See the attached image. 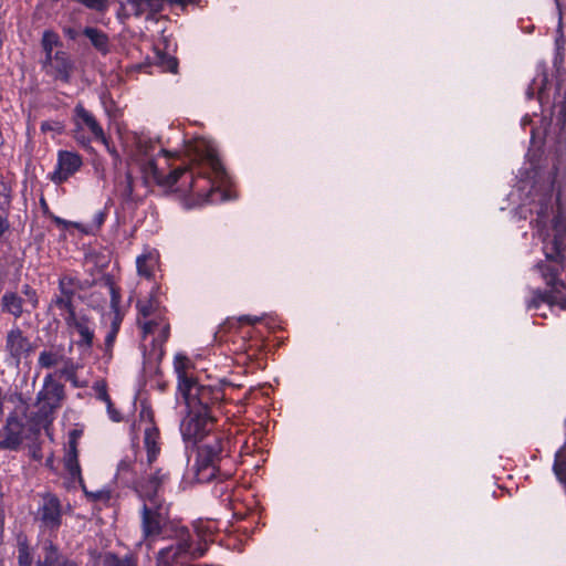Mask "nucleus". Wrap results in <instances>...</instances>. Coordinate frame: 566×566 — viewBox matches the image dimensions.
Instances as JSON below:
<instances>
[{
    "label": "nucleus",
    "instance_id": "36",
    "mask_svg": "<svg viewBox=\"0 0 566 566\" xmlns=\"http://www.w3.org/2000/svg\"><path fill=\"white\" fill-rule=\"evenodd\" d=\"M80 287V280L76 276L64 274L59 279V294L61 296H75Z\"/></svg>",
    "mask_w": 566,
    "mask_h": 566
},
{
    "label": "nucleus",
    "instance_id": "50",
    "mask_svg": "<svg viewBox=\"0 0 566 566\" xmlns=\"http://www.w3.org/2000/svg\"><path fill=\"white\" fill-rule=\"evenodd\" d=\"M40 129L42 133L52 132V130L60 133L61 126H60V123H57V122L45 120V122L41 123Z\"/></svg>",
    "mask_w": 566,
    "mask_h": 566
},
{
    "label": "nucleus",
    "instance_id": "31",
    "mask_svg": "<svg viewBox=\"0 0 566 566\" xmlns=\"http://www.w3.org/2000/svg\"><path fill=\"white\" fill-rule=\"evenodd\" d=\"M107 218V209L98 210L95 212L93 220L91 223L82 224V223H73V226L78 229L82 233L87 235H95L99 232L105 220Z\"/></svg>",
    "mask_w": 566,
    "mask_h": 566
},
{
    "label": "nucleus",
    "instance_id": "23",
    "mask_svg": "<svg viewBox=\"0 0 566 566\" xmlns=\"http://www.w3.org/2000/svg\"><path fill=\"white\" fill-rule=\"evenodd\" d=\"M126 4L132 14L146 15V19H153L164 9V0H126Z\"/></svg>",
    "mask_w": 566,
    "mask_h": 566
},
{
    "label": "nucleus",
    "instance_id": "6",
    "mask_svg": "<svg viewBox=\"0 0 566 566\" xmlns=\"http://www.w3.org/2000/svg\"><path fill=\"white\" fill-rule=\"evenodd\" d=\"M228 387H233V385L226 379L213 385L201 384L197 380L181 391L180 396L184 398L187 409L209 412L210 416L218 418V415L223 412V408L230 401L226 394Z\"/></svg>",
    "mask_w": 566,
    "mask_h": 566
},
{
    "label": "nucleus",
    "instance_id": "57",
    "mask_svg": "<svg viewBox=\"0 0 566 566\" xmlns=\"http://www.w3.org/2000/svg\"><path fill=\"white\" fill-rule=\"evenodd\" d=\"M159 154H160V155H163V156H165V157H169V156H171L170 151H168V150H166V149H164V148H160Z\"/></svg>",
    "mask_w": 566,
    "mask_h": 566
},
{
    "label": "nucleus",
    "instance_id": "30",
    "mask_svg": "<svg viewBox=\"0 0 566 566\" xmlns=\"http://www.w3.org/2000/svg\"><path fill=\"white\" fill-rule=\"evenodd\" d=\"M41 48L44 53V59L51 60V56L55 53L54 48H63V42L55 31L48 29L42 33Z\"/></svg>",
    "mask_w": 566,
    "mask_h": 566
},
{
    "label": "nucleus",
    "instance_id": "60",
    "mask_svg": "<svg viewBox=\"0 0 566 566\" xmlns=\"http://www.w3.org/2000/svg\"><path fill=\"white\" fill-rule=\"evenodd\" d=\"M562 90V86L560 84L557 85V91H560Z\"/></svg>",
    "mask_w": 566,
    "mask_h": 566
},
{
    "label": "nucleus",
    "instance_id": "7",
    "mask_svg": "<svg viewBox=\"0 0 566 566\" xmlns=\"http://www.w3.org/2000/svg\"><path fill=\"white\" fill-rule=\"evenodd\" d=\"M554 108L557 109L556 123L552 128L545 130L544 144L555 155L553 164L555 178L558 169L566 164V88L563 99L555 102Z\"/></svg>",
    "mask_w": 566,
    "mask_h": 566
},
{
    "label": "nucleus",
    "instance_id": "40",
    "mask_svg": "<svg viewBox=\"0 0 566 566\" xmlns=\"http://www.w3.org/2000/svg\"><path fill=\"white\" fill-rule=\"evenodd\" d=\"M150 256L147 254L138 255L136 259L137 272L140 276L150 279L154 274V266L150 263Z\"/></svg>",
    "mask_w": 566,
    "mask_h": 566
},
{
    "label": "nucleus",
    "instance_id": "54",
    "mask_svg": "<svg viewBox=\"0 0 566 566\" xmlns=\"http://www.w3.org/2000/svg\"><path fill=\"white\" fill-rule=\"evenodd\" d=\"M139 147H140L142 151H143L146 156H148V155H149V153H150V150L153 149V145H151L150 143H149V145H148V144L143 145V144L140 143Z\"/></svg>",
    "mask_w": 566,
    "mask_h": 566
},
{
    "label": "nucleus",
    "instance_id": "42",
    "mask_svg": "<svg viewBox=\"0 0 566 566\" xmlns=\"http://www.w3.org/2000/svg\"><path fill=\"white\" fill-rule=\"evenodd\" d=\"M158 64L166 72L177 73L178 60L175 56L169 54H161L158 57Z\"/></svg>",
    "mask_w": 566,
    "mask_h": 566
},
{
    "label": "nucleus",
    "instance_id": "53",
    "mask_svg": "<svg viewBox=\"0 0 566 566\" xmlns=\"http://www.w3.org/2000/svg\"><path fill=\"white\" fill-rule=\"evenodd\" d=\"M63 33L69 40H76L78 36V31L72 27H65L63 28Z\"/></svg>",
    "mask_w": 566,
    "mask_h": 566
},
{
    "label": "nucleus",
    "instance_id": "48",
    "mask_svg": "<svg viewBox=\"0 0 566 566\" xmlns=\"http://www.w3.org/2000/svg\"><path fill=\"white\" fill-rule=\"evenodd\" d=\"M112 319L109 327L120 331V326L125 316L122 307L111 308Z\"/></svg>",
    "mask_w": 566,
    "mask_h": 566
},
{
    "label": "nucleus",
    "instance_id": "41",
    "mask_svg": "<svg viewBox=\"0 0 566 566\" xmlns=\"http://www.w3.org/2000/svg\"><path fill=\"white\" fill-rule=\"evenodd\" d=\"M139 424L145 423L146 427L156 426L155 423V413L150 406L146 403L140 405V410L138 413Z\"/></svg>",
    "mask_w": 566,
    "mask_h": 566
},
{
    "label": "nucleus",
    "instance_id": "12",
    "mask_svg": "<svg viewBox=\"0 0 566 566\" xmlns=\"http://www.w3.org/2000/svg\"><path fill=\"white\" fill-rule=\"evenodd\" d=\"M168 521L164 512L163 502L155 504L143 502L140 507V531L145 541H153L163 535L164 527Z\"/></svg>",
    "mask_w": 566,
    "mask_h": 566
},
{
    "label": "nucleus",
    "instance_id": "39",
    "mask_svg": "<svg viewBox=\"0 0 566 566\" xmlns=\"http://www.w3.org/2000/svg\"><path fill=\"white\" fill-rule=\"evenodd\" d=\"M565 45H566V40H565L563 33L560 32L555 39V54H554V59H553V65L557 72L563 66L564 61H565Z\"/></svg>",
    "mask_w": 566,
    "mask_h": 566
},
{
    "label": "nucleus",
    "instance_id": "56",
    "mask_svg": "<svg viewBox=\"0 0 566 566\" xmlns=\"http://www.w3.org/2000/svg\"><path fill=\"white\" fill-rule=\"evenodd\" d=\"M532 123V119L526 115L522 118V125L526 126Z\"/></svg>",
    "mask_w": 566,
    "mask_h": 566
},
{
    "label": "nucleus",
    "instance_id": "27",
    "mask_svg": "<svg viewBox=\"0 0 566 566\" xmlns=\"http://www.w3.org/2000/svg\"><path fill=\"white\" fill-rule=\"evenodd\" d=\"M82 33L101 54L105 55L109 52V38L104 31L94 27H85Z\"/></svg>",
    "mask_w": 566,
    "mask_h": 566
},
{
    "label": "nucleus",
    "instance_id": "17",
    "mask_svg": "<svg viewBox=\"0 0 566 566\" xmlns=\"http://www.w3.org/2000/svg\"><path fill=\"white\" fill-rule=\"evenodd\" d=\"M42 70L54 81L70 84L75 70V62L66 51L57 50L51 56V60L43 59Z\"/></svg>",
    "mask_w": 566,
    "mask_h": 566
},
{
    "label": "nucleus",
    "instance_id": "55",
    "mask_svg": "<svg viewBox=\"0 0 566 566\" xmlns=\"http://www.w3.org/2000/svg\"><path fill=\"white\" fill-rule=\"evenodd\" d=\"M196 0H172L174 3L181 4L182 7L193 3Z\"/></svg>",
    "mask_w": 566,
    "mask_h": 566
},
{
    "label": "nucleus",
    "instance_id": "13",
    "mask_svg": "<svg viewBox=\"0 0 566 566\" xmlns=\"http://www.w3.org/2000/svg\"><path fill=\"white\" fill-rule=\"evenodd\" d=\"M73 122L76 133L86 128L92 134L95 142L102 143L107 147V149H109V138L106 136L102 125L98 123L94 114L86 109L82 103H77L74 107ZM75 138L82 145L91 143L90 138L80 134H77Z\"/></svg>",
    "mask_w": 566,
    "mask_h": 566
},
{
    "label": "nucleus",
    "instance_id": "16",
    "mask_svg": "<svg viewBox=\"0 0 566 566\" xmlns=\"http://www.w3.org/2000/svg\"><path fill=\"white\" fill-rule=\"evenodd\" d=\"M83 166V158L76 151L60 149L56 155L54 170L49 172L46 178L56 186L69 181Z\"/></svg>",
    "mask_w": 566,
    "mask_h": 566
},
{
    "label": "nucleus",
    "instance_id": "47",
    "mask_svg": "<svg viewBox=\"0 0 566 566\" xmlns=\"http://www.w3.org/2000/svg\"><path fill=\"white\" fill-rule=\"evenodd\" d=\"M93 389L96 394V398L106 405H111V397L107 391V386L104 381H96L93 386Z\"/></svg>",
    "mask_w": 566,
    "mask_h": 566
},
{
    "label": "nucleus",
    "instance_id": "11",
    "mask_svg": "<svg viewBox=\"0 0 566 566\" xmlns=\"http://www.w3.org/2000/svg\"><path fill=\"white\" fill-rule=\"evenodd\" d=\"M35 349V345L25 333L13 324L4 337V360L14 367H19Z\"/></svg>",
    "mask_w": 566,
    "mask_h": 566
},
{
    "label": "nucleus",
    "instance_id": "2",
    "mask_svg": "<svg viewBox=\"0 0 566 566\" xmlns=\"http://www.w3.org/2000/svg\"><path fill=\"white\" fill-rule=\"evenodd\" d=\"M143 171L146 178H150L158 186L171 188L180 182L178 191H189L192 195L205 197L210 202L214 201L213 196L219 192L217 182L223 184L228 178L227 171L213 149H207L190 165L180 166L167 175L158 168L155 158H148L143 165Z\"/></svg>",
    "mask_w": 566,
    "mask_h": 566
},
{
    "label": "nucleus",
    "instance_id": "49",
    "mask_svg": "<svg viewBox=\"0 0 566 566\" xmlns=\"http://www.w3.org/2000/svg\"><path fill=\"white\" fill-rule=\"evenodd\" d=\"M132 470H133V464H132V461L128 459H123L117 464V475L119 478L132 472Z\"/></svg>",
    "mask_w": 566,
    "mask_h": 566
},
{
    "label": "nucleus",
    "instance_id": "18",
    "mask_svg": "<svg viewBox=\"0 0 566 566\" xmlns=\"http://www.w3.org/2000/svg\"><path fill=\"white\" fill-rule=\"evenodd\" d=\"M24 423L17 413H10L0 429V449L18 450L23 441Z\"/></svg>",
    "mask_w": 566,
    "mask_h": 566
},
{
    "label": "nucleus",
    "instance_id": "34",
    "mask_svg": "<svg viewBox=\"0 0 566 566\" xmlns=\"http://www.w3.org/2000/svg\"><path fill=\"white\" fill-rule=\"evenodd\" d=\"M80 486L87 501L92 503H102L104 506H111L113 494L109 489H102L95 492L88 491L85 481H83V483H81Z\"/></svg>",
    "mask_w": 566,
    "mask_h": 566
},
{
    "label": "nucleus",
    "instance_id": "35",
    "mask_svg": "<svg viewBox=\"0 0 566 566\" xmlns=\"http://www.w3.org/2000/svg\"><path fill=\"white\" fill-rule=\"evenodd\" d=\"M103 566H137V558L133 554L120 557L118 554L107 552L103 556Z\"/></svg>",
    "mask_w": 566,
    "mask_h": 566
},
{
    "label": "nucleus",
    "instance_id": "8",
    "mask_svg": "<svg viewBox=\"0 0 566 566\" xmlns=\"http://www.w3.org/2000/svg\"><path fill=\"white\" fill-rule=\"evenodd\" d=\"M40 502L34 520L42 532L56 535L63 524V504L61 499L52 492L40 493Z\"/></svg>",
    "mask_w": 566,
    "mask_h": 566
},
{
    "label": "nucleus",
    "instance_id": "52",
    "mask_svg": "<svg viewBox=\"0 0 566 566\" xmlns=\"http://www.w3.org/2000/svg\"><path fill=\"white\" fill-rule=\"evenodd\" d=\"M108 417L115 421L119 422L122 420L120 413L117 409H115L113 401L111 400V405H106Z\"/></svg>",
    "mask_w": 566,
    "mask_h": 566
},
{
    "label": "nucleus",
    "instance_id": "22",
    "mask_svg": "<svg viewBox=\"0 0 566 566\" xmlns=\"http://www.w3.org/2000/svg\"><path fill=\"white\" fill-rule=\"evenodd\" d=\"M144 447L146 450L147 463L151 468L161 451L160 431L157 426L145 427Z\"/></svg>",
    "mask_w": 566,
    "mask_h": 566
},
{
    "label": "nucleus",
    "instance_id": "21",
    "mask_svg": "<svg viewBox=\"0 0 566 566\" xmlns=\"http://www.w3.org/2000/svg\"><path fill=\"white\" fill-rule=\"evenodd\" d=\"M548 74L545 66H539L536 76L530 83L526 90V98L533 99L537 97L541 105L548 103L549 94L547 93Z\"/></svg>",
    "mask_w": 566,
    "mask_h": 566
},
{
    "label": "nucleus",
    "instance_id": "1",
    "mask_svg": "<svg viewBox=\"0 0 566 566\" xmlns=\"http://www.w3.org/2000/svg\"><path fill=\"white\" fill-rule=\"evenodd\" d=\"M554 180L542 191L534 188L530 203L531 227L542 241L544 259L533 265V271L545 284V289L532 290L526 301L527 310H538L543 304L549 308L566 310V205L557 195L554 200Z\"/></svg>",
    "mask_w": 566,
    "mask_h": 566
},
{
    "label": "nucleus",
    "instance_id": "28",
    "mask_svg": "<svg viewBox=\"0 0 566 566\" xmlns=\"http://www.w3.org/2000/svg\"><path fill=\"white\" fill-rule=\"evenodd\" d=\"M65 356L62 348L44 349L39 354L38 366L44 369H51L60 363H65Z\"/></svg>",
    "mask_w": 566,
    "mask_h": 566
},
{
    "label": "nucleus",
    "instance_id": "10",
    "mask_svg": "<svg viewBox=\"0 0 566 566\" xmlns=\"http://www.w3.org/2000/svg\"><path fill=\"white\" fill-rule=\"evenodd\" d=\"M218 418L210 416L209 412L187 409V415L180 423V433L186 442L197 444L206 439L208 434L218 432L216 430Z\"/></svg>",
    "mask_w": 566,
    "mask_h": 566
},
{
    "label": "nucleus",
    "instance_id": "33",
    "mask_svg": "<svg viewBox=\"0 0 566 566\" xmlns=\"http://www.w3.org/2000/svg\"><path fill=\"white\" fill-rule=\"evenodd\" d=\"M18 548V565L19 566H32L33 555L30 547L29 539L25 535L20 534L17 538Z\"/></svg>",
    "mask_w": 566,
    "mask_h": 566
},
{
    "label": "nucleus",
    "instance_id": "20",
    "mask_svg": "<svg viewBox=\"0 0 566 566\" xmlns=\"http://www.w3.org/2000/svg\"><path fill=\"white\" fill-rule=\"evenodd\" d=\"M193 368L191 360L184 354H177L174 358V370L177 376V391L180 394L189 388L198 379L190 373Z\"/></svg>",
    "mask_w": 566,
    "mask_h": 566
},
{
    "label": "nucleus",
    "instance_id": "5",
    "mask_svg": "<svg viewBox=\"0 0 566 566\" xmlns=\"http://www.w3.org/2000/svg\"><path fill=\"white\" fill-rule=\"evenodd\" d=\"M196 460L187 472V479L196 483H209L221 471V462L230 458L231 440L224 432L218 431L197 444Z\"/></svg>",
    "mask_w": 566,
    "mask_h": 566
},
{
    "label": "nucleus",
    "instance_id": "58",
    "mask_svg": "<svg viewBox=\"0 0 566 566\" xmlns=\"http://www.w3.org/2000/svg\"><path fill=\"white\" fill-rule=\"evenodd\" d=\"M535 138H536V133H535V130H534V129H532V133H531V139H532V142H534V140H535Z\"/></svg>",
    "mask_w": 566,
    "mask_h": 566
},
{
    "label": "nucleus",
    "instance_id": "51",
    "mask_svg": "<svg viewBox=\"0 0 566 566\" xmlns=\"http://www.w3.org/2000/svg\"><path fill=\"white\" fill-rule=\"evenodd\" d=\"M82 432L77 429H73L69 433L67 448L75 447L77 448V441L81 437Z\"/></svg>",
    "mask_w": 566,
    "mask_h": 566
},
{
    "label": "nucleus",
    "instance_id": "43",
    "mask_svg": "<svg viewBox=\"0 0 566 566\" xmlns=\"http://www.w3.org/2000/svg\"><path fill=\"white\" fill-rule=\"evenodd\" d=\"M134 180L130 174H126L125 182L120 190V197L125 202L134 201Z\"/></svg>",
    "mask_w": 566,
    "mask_h": 566
},
{
    "label": "nucleus",
    "instance_id": "14",
    "mask_svg": "<svg viewBox=\"0 0 566 566\" xmlns=\"http://www.w3.org/2000/svg\"><path fill=\"white\" fill-rule=\"evenodd\" d=\"M64 398V385L53 379L51 374L46 375L43 380V388L38 394L40 415L45 419L53 418L55 411L61 408Z\"/></svg>",
    "mask_w": 566,
    "mask_h": 566
},
{
    "label": "nucleus",
    "instance_id": "45",
    "mask_svg": "<svg viewBox=\"0 0 566 566\" xmlns=\"http://www.w3.org/2000/svg\"><path fill=\"white\" fill-rule=\"evenodd\" d=\"M21 293L27 297V302L31 305L32 310H35L39 306L38 292L30 284H23Z\"/></svg>",
    "mask_w": 566,
    "mask_h": 566
},
{
    "label": "nucleus",
    "instance_id": "24",
    "mask_svg": "<svg viewBox=\"0 0 566 566\" xmlns=\"http://www.w3.org/2000/svg\"><path fill=\"white\" fill-rule=\"evenodd\" d=\"M231 476L232 473L230 471L221 470L214 478L218 479V482L212 488V494L224 505H229L232 501L233 482L229 481Z\"/></svg>",
    "mask_w": 566,
    "mask_h": 566
},
{
    "label": "nucleus",
    "instance_id": "29",
    "mask_svg": "<svg viewBox=\"0 0 566 566\" xmlns=\"http://www.w3.org/2000/svg\"><path fill=\"white\" fill-rule=\"evenodd\" d=\"M74 297L75 296L54 295L51 298L50 307H56L60 310L65 323L71 319L72 315H78V313L75 311Z\"/></svg>",
    "mask_w": 566,
    "mask_h": 566
},
{
    "label": "nucleus",
    "instance_id": "61",
    "mask_svg": "<svg viewBox=\"0 0 566 566\" xmlns=\"http://www.w3.org/2000/svg\"><path fill=\"white\" fill-rule=\"evenodd\" d=\"M556 3L558 4V0H556Z\"/></svg>",
    "mask_w": 566,
    "mask_h": 566
},
{
    "label": "nucleus",
    "instance_id": "15",
    "mask_svg": "<svg viewBox=\"0 0 566 566\" xmlns=\"http://www.w3.org/2000/svg\"><path fill=\"white\" fill-rule=\"evenodd\" d=\"M65 325L70 335L76 334L78 336L77 339L73 340V344L81 352L90 353L95 339V322L93 317L81 312L77 316L72 315Z\"/></svg>",
    "mask_w": 566,
    "mask_h": 566
},
{
    "label": "nucleus",
    "instance_id": "59",
    "mask_svg": "<svg viewBox=\"0 0 566 566\" xmlns=\"http://www.w3.org/2000/svg\"><path fill=\"white\" fill-rule=\"evenodd\" d=\"M538 315H539V316H542V317H544V318H546V317H547L546 313H539Z\"/></svg>",
    "mask_w": 566,
    "mask_h": 566
},
{
    "label": "nucleus",
    "instance_id": "37",
    "mask_svg": "<svg viewBox=\"0 0 566 566\" xmlns=\"http://www.w3.org/2000/svg\"><path fill=\"white\" fill-rule=\"evenodd\" d=\"M11 203V195L4 196V201L0 203V243L3 241L4 235L10 232L11 223L9 220V208Z\"/></svg>",
    "mask_w": 566,
    "mask_h": 566
},
{
    "label": "nucleus",
    "instance_id": "38",
    "mask_svg": "<svg viewBox=\"0 0 566 566\" xmlns=\"http://www.w3.org/2000/svg\"><path fill=\"white\" fill-rule=\"evenodd\" d=\"M77 366L73 363L71 358H66L64 363V367L61 369V375L66 378L67 381L72 384L74 388H83L86 386L85 382H81L77 379L76 375Z\"/></svg>",
    "mask_w": 566,
    "mask_h": 566
},
{
    "label": "nucleus",
    "instance_id": "3",
    "mask_svg": "<svg viewBox=\"0 0 566 566\" xmlns=\"http://www.w3.org/2000/svg\"><path fill=\"white\" fill-rule=\"evenodd\" d=\"M136 323L140 329L142 337L146 339L156 329L159 333L151 339L150 348L144 346V360L148 364H160L166 354L165 345L170 337V322L167 317V308L160 305L155 293L151 292L147 298H139L136 302Z\"/></svg>",
    "mask_w": 566,
    "mask_h": 566
},
{
    "label": "nucleus",
    "instance_id": "9",
    "mask_svg": "<svg viewBox=\"0 0 566 566\" xmlns=\"http://www.w3.org/2000/svg\"><path fill=\"white\" fill-rule=\"evenodd\" d=\"M170 481V472L164 468H157L154 471L145 472L132 481L130 488L142 502L157 503L163 502L159 494L165 485Z\"/></svg>",
    "mask_w": 566,
    "mask_h": 566
},
{
    "label": "nucleus",
    "instance_id": "44",
    "mask_svg": "<svg viewBox=\"0 0 566 566\" xmlns=\"http://www.w3.org/2000/svg\"><path fill=\"white\" fill-rule=\"evenodd\" d=\"M118 333H119L118 329H114V328L109 327V329L105 336L104 354H105V356H108V358H112V356H113V349H114V345H115Z\"/></svg>",
    "mask_w": 566,
    "mask_h": 566
},
{
    "label": "nucleus",
    "instance_id": "19",
    "mask_svg": "<svg viewBox=\"0 0 566 566\" xmlns=\"http://www.w3.org/2000/svg\"><path fill=\"white\" fill-rule=\"evenodd\" d=\"M43 553V559H39L35 566H82L80 562L63 555L52 539L44 542Z\"/></svg>",
    "mask_w": 566,
    "mask_h": 566
},
{
    "label": "nucleus",
    "instance_id": "32",
    "mask_svg": "<svg viewBox=\"0 0 566 566\" xmlns=\"http://www.w3.org/2000/svg\"><path fill=\"white\" fill-rule=\"evenodd\" d=\"M101 285L108 290L111 296L109 308L122 307L120 287L115 283L114 276L109 273L104 274L101 279Z\"/></svg>",
    "mask_w": 566,
    "mask_h": 566
},
{
    "label": "nucleus",
    "instance_id": "4",
    "mask_svg": "<svg viewBox=\"0 0 566 566\" xmlns=\"http://www.w3.org/2000/svg\"><path fill=\"white\" fill-rule=\"evenodd\" d=\"M193 534L182 528L175 543L159 549L157 554L158 566H174V562L184 555L191 558L202 557L208 547L214 541L220 531V522L217 520H199L195 525Z\"/></svg>",
    "mask_w": 566,
    "mask_h": 566
},
{
    "label": "nucleus",
    "instance_id": "25",
    "mask_svg": "<svg viewBox=\"0 0 566 566\" xmlns=\"http://www.w3.org/2000/svg\"><path fill=\"white\" fill-rule=\"evenodd\" d=\"M63 467L73 482H77L78 484L83 483L84 479L78 461L77 448H66L63 457Z\"/></svg>",
    "mask_w": 566,
    "mask_h": 566
},
{
    "label": "nucleus",
    "instance_id": "26",
    "mask_svg": "<svg viewBox=\"0 0 566 566\" xmlns=\"http://www.w3.org/2000/svg\"><path fill=\"white\" fill-rule=\"evenodd\" d=\"M24 300L15 292L7 291L1 297L2 312L12 315L15 319L23 314Z\"/></svg>",
    "mask_w": 566,
    "mask_h": 566
},
{
    "label": "nucleus",
    "instance_id": "46",
    "mask_svg": "<svg viewBox=\"0 0 566 566\" xmlns=\"http://www.w3.org/2000/svg\"><path fill=\"white\" fill-rule=\"evenodd\" d=\"M39 203H40V208H41V210H42V213H43L44 216H48V217L52 218V220H53L57 226H60V224L67 226V223H69L67 221H65L64 219H62V218H60V217L54 216V214L51 212V209H50V207H49V203H48V201H46V199H45L44 195H41V196H40Z\"/></svg>",
    "mask_w": 566,
    "mask_h": 566
}]
</instances>
